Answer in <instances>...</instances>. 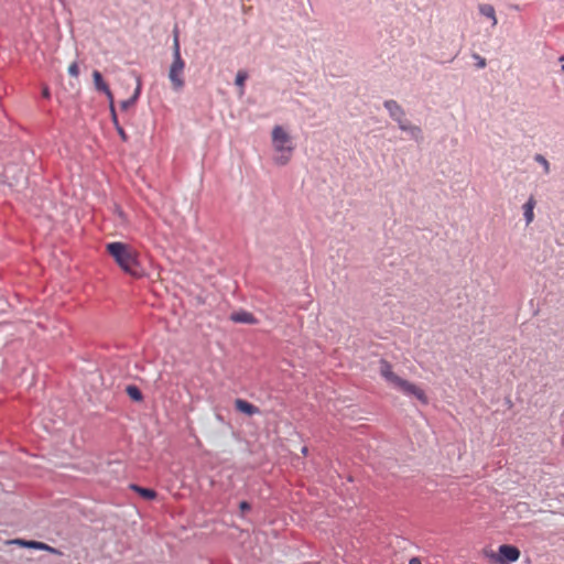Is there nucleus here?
Returning a JSON list of instances; mask_svg holds the SVG:
<instances>
[{
    "mask_svg": "<svg viewBox=\"0 0 564 564\" xmlns=\"http://www.w3.org/2000/svg\"><path fill=\"white\" fill-rule=\"evenodd\" d=\"M126 392L129 395V398L135 402H140L143 400V394L141 390L134 384L128 386L126 388Z\"/></svg>",
    "mask_w": 564,
    "mask_h": 564,
    "instance_id": "15",
    "label": "nucleus"
},
{
    "mask_svg": "<svg viewBox=\"0 0 564 564\" xmlns=\"http://www.w3.org/2000/svg\"><path fill=\"white\" fill-rule=\"evenodd\" d=\"M130 488L138 492L142 498L147 499V500H152L156 497V491L151 489V488H144V487H140L138 485H131Z\"/></svg>",
    "mask_w": 564,
    "mask_h": 564,
    "instance_id": "12",
    "label": "nucleus"
},
{
    "mask_svg": "<svg viewBox=\"0 0 564 564\" xmlns=\"http://www.w3.org/2000/svg\"><path fill=\"white\" fill-rule=\"evenodd\" d=\"M134 104H135V102L133 101V99L128 98V99L122 100V101L120 102V108H121V110L126 111V110H128L130 107H132Z\"/></svg>",
    "mask_w": 564,
    "mask_h": 564,
    "instance_id": "24",
    "label": "nucleus"
},
{
    "mask_svg": "<svg viewBox=\"0 0 564 564\" xmlns=\"http://www.w3.org/2000/svg\"><path fill=\"white\" fill-rule=\"evenodd\" d=\"M558 61H560L561 63H563V62H564V54L558 58Z\"/></svg>",
    "mask_w": 564,
    "mask_h": 564,
    "instance_id": "29",
    "label": "nucleus"
},
{
    "mask_svg": "<svg viewBox=\"0 0 564 564\" xmlns=\"http://www.w3.org/2000/svg\"><path fill=\"white\" fill-rule=\"evenodd\" d=\"M102 94L106 95V97L109 101L110 112H112V108H115V105H113V95H112L110 88H107L106 91H104Z\"/></svg>",
    "mask_w": 564,
    "mask_h": 564,
    "instance_id": "23",
    "label": "nucleus"
},
{
    "mask_svg": "<svg viewBox=\"0 0 564 564\" xmlns=\"http://www.w3.org/2000/svg\"><path fill=\"white\" fill-rule=\"evenodd\" d=\"M379 372L386 381L403 392L405 395H412L416 398L422 404L429 403V398L426 397L425 392L416 384L397 376L392 371V366L388 360L381 359L379 361Z\"/></svg>",
    "mask_w": 564,
    "mask_h": 564,
    "instance_id": "2",
    "label": "nucleus"
},
{
    "mask_svg": "<svg viewBox=\"0 0 564 564\" xmlns=\"http://www.w3.org/2000/svg\"><path fill=\"white\" fill-rule=\"evenodd\" d=\"M111 113V120L116 127V130L118 132V134L120 135L121 140L122 141H127L128 140V135L126 133V131L123 130V128L120 126L119 121H118V116H117V112H116V109L112 108V112Z\"/></svg>",
    "mask_w": 564,
    "mask_h": 564,
    "instance_id": "16",
    "label": "nucleus"
},
{
    "mask_svg": "<svg viewBox=\"0 0 564 564\" xmlns=\"http://www.w3.org/2000/svg\"><path fill=\"white\" fill-rule=\"evenodd\" d=\"M536 205V202L533 196H530L527 203L523 205V216L525 219V224L530 225L534 219L533 209Z\"/></svg>",
    "mask_w": 564,
    "mask_h": 564,
    "instance_id": "10",
    "label": "nucleus"
},
{
    "mask_svg": "<svg viewBox=\"0 0 564 564\" xmlns=\"http://www.w3.org/2000/svg\"><path fill=\"white\" fill-rule=\"evenodd\" d=\"M173 33V61H184L181 56V46L177 29H174Z\"/></svg>",
    "mask_w": 564,
    "mask_h": 564,
    "instance_id": "14",
    "label": "nucleus"
},
{
    "mask_svg": "<svg viewBox=\"0 0 564 564\" xmlns=\"http://www.w3.org/2000/svg\"><path fill=\"white\" fill-rule=\"evenodd\" d=\"M230 319L235 323L249 324V325L257 324V318L253 316V314H251L247 311H239V312L232 313L230 315Z\"/></svg>",
    "mask_w": 564,
    "mask_h": 564,
    "instance_id": "8",
    "label": "nucleus"
},
{
    "mask_svg": "<svg viewBox=\"0 0 564 564\" xmlns=\"http://www.w3.org/2000/svg\"><path fill=\"white\" fill-rule=\"evenodd\" d=\"M10 543L19 544V545H21L23 547H28V549L41 550V551L50 552L52 554L62 555V552L59 550H57L46 543L39 542V541H26V540L17 539V540H12Z\"/></svg>",
    "mask_w": 564,
    "mask_h": 564,
    "instance_id": "7",
    "label": "nucleus"
},
{
    "mask_svg": "<svg viewBox=\"0 0 564 564\" xmlns=\"http://www.w3.org/2000/svg\"><path fill=\"white\" fill-rule=\"evenodd\" d=\"M107 252L113 258L120 269L134 279L145 275L138 251L128 243L115 241L106 245Z\"/></svg>",
    "mask_w": 564,
    "mask_h": 564,
    "instance_id": "1",
    "label": "nucleus"
},
{
    "mask_svg": "<svg viewBox=\"0 0 564 564\" xmlns=\"http://www.w3.org/2000/svg\"><path fill=\"white\" fill-rule=\"evenodd\" d=\"M93 80H94L95 89L99 93H104V91H106L107 88H109V86L104 80L102 75L99 70L93 72Z\"/></svg>",
    "mask_w": 564,
    "mask_h": 564,
    "instance_id": "13",
    "label": "nucleus"
},
{
    "mask_svg": "<svg viewBox=\"0 0 564 564\" xmlns=\"http://www.w3.org/2000/svg\"><path fill=\"white\" fill-rule=\"evenodd\" d=\"M184 68V61H172V64L170 65L169 79L174 91H181L185 86V80L183 77Z\"/></svg>",
    "mask_w": 564,
    "mask_h": 564,
    "instance_id": "6",
    "label": "nucleus"
},
{
    "mask_svg": "<svg viewBox=\"0 0 564 564\" xmlns=\"http://www.w3.org/2000/svg\"><path fill=\"white\" fill-rule=\"evenodd\" d=\"M486 555L495 563L510 564L517 562L520 557V551L517 546L502 544L498 549V553H486Z\"/></svg>",
    "mask_w": 564,
    "mask_h": 564,
    "instance_id": "5",
    "label": "nucleus"
},
{
    "mask_svg": "<svg viewBox=\"0 0 564 564\" xmlns=\"http://www.w3.org/2000/svg\"><path fill=\"white\" fill-rule=\"evenodd\" d=\"M247 78H248V74L243 70H239L236 75L235 84L237 86H239L242 90Z\"/></svg>",
    "mask_w": 564,
    "mask_h": 564,
    "instance_id": "18",
    "label": "nucleus"
},
{
    "mask_svg": "<svg viewBox=\"0 0 564 564\" xmlns=\"http://www.w3.org/2000/svg\"><path fill=\"white\" fill-rule=\"evenodd\" d=\"M383 107L388 111L390 118L398 123V127L401 131L409 134V137L420 142L423 139L422 129L419 126L412 124L406 119V113L401 105L393 99L386 100L383 102Z\"/></svg>",
    "mask_w": 564,
    "mask_h": 564,
    "instance_id": "3",
    "label": "nucleus"
},
{
    "mask_svg": "<svg viewBox=\"0 0 564 564\" xmlns=\"http://www.w3.org/2000/svg\"><path fill=\"white\" fill-rule=\"evenodd\" d=\"M473 58L476 61V67L477 68H485L486 65H487V62H486V58L480 56L479 54L477 53H474L473 55Z\"/></svg>",
    "mask_w": 564,
    "mask_h": 564,
    "instance_id": "20",
    "label": "nucleus"
},
{
    "mask_svg": "<svg viewBox=\"0 0 564 564\" xmlns=\"http://www.w3.org/2000/svg\"><path fill=\"white\" fill-rule=\"evenodd\" d=\"M561 70L564 73V64H562V66H561Z\"/></svg>",
    "mask_w": 564,
    "mask_h": 564,
    "instance_id": "30",
    "label": "nucleus"
},
{
    "mask_svg": "<svg viewBox=\"0 0 564 564\" xmlns=\"http://www.w3.org/2000/svg\"><path fill=\"white\" fill-rule=\"evenodd\" d=\"M239 509H240L241 513H245L251 509V505L248 501H241L239 503Z\"/></svg>",
    "mask_w": 564,
    "mask_h": 564,
    "instance_id": "25",
    "label": "nucleus"
},
{
    "mask_svg": "<svg viewBox=\"0 0 564 564\" xmlns=\"http://www.w3.org/2000/svg\"><path fill=\"white\" fill-rule=\"evenodd\" d=\"M235 408L236 410L247 414V415H254L260 412L259 408L251 404L250 402L243 400V399H236L235 401Z\"/></svg>",
    "mask_w": 564,
    "mask_h": 564,
    "instance_id": "9",
    "label": "nucleus"
},
{
    "mask_svg": "<svg viewBox=\"0 0 564 564\" xmlns=\"http://www.w3.org/2000/svg\"><path fill=\"white\" fill-rule=\"evenodd\" d=\"M478 10H479V13L488 19L491 20V25L492 26H496L497 23H498V20H497V17H496V11H495V8L491 6V4H487V3H484V4H480L478 7Z\"/></svg>",
    "mask_w": 564,
    "mask_h": 564,
    "instance_id": "11",
    "label": "nucleus"
},
{
    "mask_svg": "<svg viewBox=\"0 0 564 564\" xmlns=\"http://www.w3.org/2000/svg\"><path fill=\"white\" fill-rule=\"evenodd\" d=\"M43 97L48 98L50 97V90L48 87H44L42 91Z\"/></svg>",
    "mask_w": 564,
    "mask_h": 564,
    "instance_id": "27",
    "label": "nucleus"
},
{
    "mask_svg": "<svg viewBox=\"0 0 564 564\" xmlns=\"http://www.w3.org/2000/svg\"><path fill=\"white\" fill-rule=\"evenodd\" d=\"M534 161L538 162L539 164H541V166L543 167V171H544V174H549L551 169H550V163L549 161L545 159L544 155L542 154H535L534 155Z\"/></svg>",
    "mask_w": 564,
    "mask_h": 564,
    "instance_id": "17",
    "label": "nucleus"
},
{
    "mask_svg": "<svg viewBox=\"0 0 564 564\" xmlns=\"http://www.w3.org/2000/svg\"><path fill=\"white\" fill-rule=\"evenodd\" d=\"M141 87H142V82H141V78L140 76L137 77V87L134 89V93L133 95L130 97L131 99H133L134 102H137V100L139 99L140 97V94H141Z\"/></svg>",
    "mask_w": 564,
    "mask_h": 564,
    "instance_id": "21",
    "label": "nucleus"
},
{
    "mask_svg": "<svg viewBox=\"0 0 564 564\" xmlns=\"http://www.w3.org/2000/svg\"><path fill=\"white\" fill-rule=\"evenodd\" d=\"M409 564H422V562L419 557H412L410 560Z\"/></svg>",
    "mask_w": 564,
    "mask_h": 564,
    "instance_id": "26",
    "label": "nucleus"
},
{
    "mask_svg": "<svg viewBox=\"0 0 564 564\" xmlns=\"http://www.w3.org/2000/svg\"><path fill=\"white\" fill-rule=\"evenodd\" d=\"M272 144L278 153L292 154L294 151L290 134L281 126H275L272 130Z\"/></svg>",
    "mask_w": 564,
    "mask_h": 564,
    "instance_id": "4",
    "label": "nucleus"
},
{
    "mask_svg": "<svg viewBox=\"0 0 564 564\" xmlns=\"http://www.w3.org/2000/svg\"><path fill=\"white\" fill-rule=\"evenodd\" d=\"M291 155L292 154H289V153H280V155H278L275 159H274V162L278 164V165H285L289 163L290 159H291Z\"/></svg>",
    "mask_w": 564,
    "mask_h": 564,
    "instance_id": "19",
    "label": "nucleus"
},
{
    "mask_svg": "<svg viewBox=\"0 0 564 564\" xmlns=\"http://www.w3.org/2000/svg\"><path fill=\"white\" fill-rule=\"evenodd\" d=\"M302 453L306 455L307 454V447H303L302 448Z\"/></svg>",
    "mask_w": 564,
    "mask_h": 564,
    "instance_id": "28",
    "label": "nucleus"
},
{
    "mask_svg": "<svg viewBox=\"0 0 564 564\" xmlns=\"http://www.w3.org/2000/svg\"><path fill=\"white\" fill-rule=\"evenodd\" d=\"M68 74L72 76V77H77L79 75V67H78V63L77 62H73L69 66H68Z\"/></svg>",
    "mask_w": 564,
    "mask_h": 564,
    "instance_id": "22",
    "label": "nucleus"
}]
</instances>
